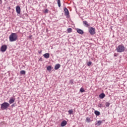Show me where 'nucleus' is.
<instances>
[{"label": "nucleus", "instance_id": "f257e3e1", "mask_svg": "<svg viewBox=\"0 0 127 127\" xmlns=\"http://www.w3.org/2000/svg\"><path fill=\"white\" fill-rule=\"evenodd\" d=\"M10 42H13L17 40V34L15 33H12L9 37Z\"/></svg>", "mask_w": 127, "mask_h": 127}, {"label": "nucleus", "instance_id": "f03ea898", "mask_svg": "<svg viewBox=\"0 0 127 127\" xmlns=\"http://www.w3.org/2000/svg\"><path fill=\"white\" fill-rule=\"evenodd\" d=\"M125 46L123 45H119L117 48L116 49V50L117 52L121 53V52H124L125 51Z\"/></svg>", "mask_w": 127, "mask_h": 127}, {"label": "nucleus", "instance_id": "7ed1b4c3", "mask_svg": "<svg viewBox=\"0 0 127 127\" xmlns=\"http://www.w3.org/2000/svg\"><path fill=\"white\" fill-rule=\"evenodd\" d=\"M9 107V104L7 102H4L1 104V110H5Z\"/></svg>", "mask_w": 127, "mask_h": 127}, {"label": "nucleus", "instance_id": "20e7f679", "mask_svg": "<svg viewBox=\"0 0 127 127\" xmlns=\"http://www.w3.org/2000/svg\"><path fill=\"white\" fill-rule=\"evenodd\" d=\"M88 31L91 35H94L96 33V29L92 27L89 28Z\"/></svg>", "mask_w": 127, "mask_h": 127}, {"label": "nucleus", "instance_id": "39448f33", "mask_svg": "<svg viewBox=\"0 0 127 127\" xmlns=\"http://www.w3.org/2000/svg\"><path fill=\"white\" fill-rule=\"evenodd\" d=\"M6 49H7V46L6 45H2L0 48L1 52H5L6 51Z\"/></svg>", "mask_w": 127, "mask_h": 127}, {"label": "nucleus", "instance_id": "423d86ee", "mask_svg": "<svg viewBox=\"0 0 127 127\" xmlns=\"http://www.w3.org/2000/svg\"><path fill=\"white\" fill-rule=\"evenodd\" d=\"M76 31L77 33H79V34H84V31L81 29H77Z\"/></svg>", "mask_w": 127, "mask_h": 127}, {"label": "nucleus", "instance_id": "0eeeda50", "mask_svg": "<svg viewBox=\"0 0 127 127\" xmlns=\"http://www.w3.org/2000/svg\"><path fill=\"white\" fill-rule=\"evenodd\" d=\"M16 11L18 14L20 13V7L19 6H17L16 7Z\"/></svg>", "mask_w": 127, "mask_h": 127}, {"label": "nucleus", "instance_id": "6e6552de", "mask_svg": "<svg viewBox=\"0 0 127 127\" xmlns=\"http://www.w3.org/2000/svg\"><path fill=\"white\" fill-rule=\"evenodd\" d=\"M43 56L46 59H48V58L50 57V55L49 54V53H46L43 55Z\"/></svg>", "mask_w": 127, "mask_h": 127}, {"label": "nucleus", "instance_id": "1a4fd4ad", "mask_svg": "<svg viewBox=\"0 0 127 127\" xmlns=\"http://www.w3.org/2000/svg\"><path fill=\"white\" fill-rule=\"evenodd\" d=\"M67 125V122L66 121H63L61 124V127H65Z\"/></svg>", "mask_w": 127, "mask_h": 127}, {"label": "nucleus", "instance_id": "9d476101", "mask_svg": "<svg viewBox=\"0 0 127 127\" xmlns=\"http://www.w3.org/2000/svg\"><path fill=\"white\" fill-rule=\"evenodd\" d=\"M64 11L65 15H69V10L67 8H64Z\"/></svg>", "mask_w": 127, "mask_h": 127}, {"label": "nucleus", "instance_id": "9b49d317", "mask_svg": "<svg viewBox=\"0 0 127 127\" xmlns=\"http://www.w3.org/2000/svg\"><path fill=\"white\" fill-rule=\"evenodd\" d=\"M83 23L86 27H89L90 26V25L88 24V22L86 21H83Z\"/></svg>", "mask_w": 127, "mask_h": 127}, {"label": "nucleus", "instance_id": "f8f14e48", "mask_svg": "<svg viewBox=\"0 0 127 127\" xmlns=\"http://www.w3.org/2000/svg\"><path fill=\"white\" fill-rule=\"evenodd\" d=\"M105 97H106V95L105 94V93H101L99 95V98L100 99H104Z\"/></svg>", "mask_w": 127, "mask_h": 127}, {"label": "nucleus", "instance_id": "ddd939ff", "mask_svg": "<svg viewBox=\"0 0 127 127\" xmlns=\"http://www.w3.org/2000/svg\"><path fill=\"white\" fill-rule=\"evenodd\" d=\"M15 101V99L14 98H11L9 100V104H13Z\"/></svg>", "mask_w": 127, "mask_h": 127}, {"label": "nucleus", "instance_id": "4468645a", "mask_svg": "<svg viewBox=\"0 0 127 127\" xmlns=\"http://www.w3.org/2000/svg\"><path fill=\"white\" fill-rule=\"evenodd\" d=\"M60 64H57L55 66V69L56 70H58V69H59V68H60Z\"/></svg>", "mask_w": 127, "mask_h": 127}, {"label": "nucleus", "instance_id": "2eb2a0df", "mask_svg": "<svg viewBox=\"0 0 127 127\" xmlns=\"http://www.w3.org/2000/svg\"><path fill=\"white\" fill-rule=\"evenodd\" d=\"M102 121L99 120L96 123V126H101V125H102Z\"/></svg>", "mask_w": 127, "mask_h": 127}, {"label": "nucleus", "instance_id": "dca6fc26", "mask_svg": "<svg viewBox=\"0 0 127 127\" xmlns=\"http://www.w3.org/2000/svg\"><path fill=\"white\" fill-rule=\"evenodd\" d=\"M51 69H52L51 65H49L47 67V70H48L49 72L51 71Z\"/></svg>", "mask_w": 127, "mask_h": 127}, {"label": "nucleus", "instance_id": "f3484780", "mask_svg": "<svg viewBox=\"0 0 127 127\" xmlns=\"http://www.w3.org/2000/svg\"><path fill=\"white\" fill-rule=\"evenodd\" d=\"M94 114L95 115H96V116H100V115H101V113H100V112L97 110L94 111Z\"/></svg>", "mask_w": 127, "mask_h": 127}, {"label": "nucleus", "instance_id": "a211bd4d", "mask_svg": "<svg viewBox=\"0 0 127 127\" xmlns=\"http://www.w3.org/2000/svg\"><path fill=\"white\" fill-rule=\"evenodd\" d=\"M98 108H104V105L102 103H99L98 105Z\"/></svg>", "mask_w": 127, "mask_h": 127}, {"label": "nucleus", "instance_id": "6ab92c4d", "mask_svg": "<svg viewBox=\"0 0 127 127\" xmlns=\"http://www.w3.org/2000/svg\"><path fill=\"white\" fill-rule=\"evenodd\" d=\"M58 4L59 7H61V2L60 0H58Z\"/></svg>", "mask_w": 127, "mask_h": 127}, {"label": "nucleus", "instance_id": "aec40b11", "mask_svg": "<svg viewBox=\"0 0 127 127\" xmlns=\"http://www.w3.org/2000/svg\"><path fill=\"white\" fill-rule=\"evenodd\" d=\"M20 73L21 75H25L26 71L25 70H21Z\"/></svg>", "mask_w": 127, "mask_h": 127}, {"label": "nucleus", "instance_id": "412c9836", "mask_svg": "<svg viewBox=\"0 0 127 127\" xmlns=\"http://www.w3.org/2000/svg\"><path fill=\"white\" fill-rule=\"evenodd\" d=\"M68 113L69 115H72V114H73V110H68Z\"/></svg>", "mask_w": 127, "mask_h": 127}, {"label": "nucleus", "instance_id": "4be33fe9", "mask_svg": "<svg viewBox=\"0 0 127 127\" xmlns=\"http://www.w3.org/2000/svg\"><path fill=\"white\" fill-rule=\"evenodd\" d=\"M67 31L68 33H70L72 31V28H69L67 29Z\"/></svg>", "mask_w": 127, "mask_h": 127}, {"label": "nucleus", "instance_id": "5701e85b", "mask_svg": "<svg viewBox=\"0 0 127 127\" xmlns=\"http://www.w3.org/2000/svg\"><path fill=\"white\" fill-rule=\"evenodd\" d=\"M80 93H84V92H85V90H84V88H81L80 89Z\"/></svg>", "mask_w": 127, "mask_h": 127}, {"label": "nucleus", "instance_id": "b1692460", "mask_svg": "<svg viewBox=\"0 0 127 127\" xmlns=\"http://www.w3.org/2000/svg\"><path fill=\"white\" fill-rule=\"evenodd\" d=\"M91 65H92V62H89L88 63H87V66L90 67V66H91Z\"/></svg>", "mask_w": 127, "mask_h": 127}, {"label": "nucleus", "instance_id": "393cba45", "mask_svg": "<svg viewBox=\"0 0 127 127\" xmlns=\"http://www.w3.org/2000/svg\"><path fill=\"white\" fill-rule=\"evenodd\" d=\"M86 121L87 122V123H90V122H91V120L89 118H87Z\"/></svg>", "mask_w": 127, "mask_h": 127}, {"label": "nucleus", "instance_id": "a878e982", "mask_svg": "<svg viewBox=\"0 0 127 127\" xmlns=\"http://www.w3.org/2000/svg\"><path fill=\"white\" fill-rule=\"evenodd\" d=\"M105 105L106 107H110V103L109 102H106Z\"/></svg>", "mask_w": 127, "mask_h": 127}, {"label": "nucleus", "instance_id": "bb28decb", "mask_svg": "<svg viewBox=\"0 0 127 127\" xmlns=\"http://www.w3.org/2000/svg\"><path fill=\"white\" fill-rule=\"evenodd\" d=\"M45 12L46 13H48V10L47 9H45Z\"/></svg>", "mask_w": 127, "mask_h": 127}, {"label": "nucleus", "instance_id": "cd10ccee", "mask_svg": "<svg viewBox=\"0 0 127 127\" xmlns=\"http://www.w3.org/2000/svg\"><path fill=\"white\" fill-rule=\"evenodd\" d=\"M38 53L39 54H41V53H42V51H38Z\"/></svg>", "mask_w": 127, "mask_h": 127}, {"label": "nucleus", "instance_id": "c85d7f7f", "mask_svg": "<svg viewBox=\"0 0 127 127\" xmlns=\"http://www.w3.org/2000/svg\"><path fill=\"white\" fill-rule=\"evenodd\" d=\"M39 61H43L42 58H40Z\"/></svg>", "mask_w": 127, "mask_h": 127}, {"label": "nucleus", "instance_id": "c756f323", "mask_svg": "<svg viewBox=\"0 0 127 127\" xmlns=\"http://www.w3.org/2000/svg\"><path fill=\"white\" fill-rule=\"evenodd\" d=\"M114 56H115V57H117V54H114Z\"/></svg>", "mask_w": 127, "mask_h": 127}, {"label": "nucleus", "instance_id": "7c9ffc66", "mask_svg": "<svg viewBox=\"0 0 127 127\" xmlns=\"http://www.w3.org/2000/svg\"><path fill=\"white\" fill-rule=\"evenodd\" d=\"M70 83L71 84H72V83H73V81H70Z\"/></svg>", "mask_w": 127, "mask_h": 127}, {"label": "nucleus", "instance_id": "2f4dec72", "mask_svg": "<svg viewBox=\"0 0 127 127\" xmlns=\"http://www.w3.org/2000/svg\"><path fill=\"white\" fill-rule=\"evenodd\" d=\"M12 107H14V104H12Z\"/></svg>", "mask_w": 127, "mask_h": 127}, {"label": "nucleus", "instance_id": "473e14b6", "mask_svg": "<svg viewBox=\"0 0 127 127\" xmlns=\"http://www.w3.org/2000/svg\"><path fill=\"white\" fill-rule=\"evenodd\" d=\"M2 0H0V2Z\"/></svg>", "mask_w": 127, "mask_h": 127}]
</instances>
